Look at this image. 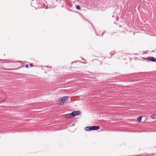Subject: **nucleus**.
Listing matches in <instances>:
<instances>
[{
  "label": "nucleus",
  "mask_w": 156,
  "mask_h": 156,
  "mask_svg": "<svg viewBox=\"0 0 156 156\" xmlns=\"http://www.w3.org/2000/svg\"><path fill=\"white\" fill-rule=\"evenodd\" d=\"M68 99V97L67 96H64L59 98V101L60 102V104H63L66 102L67 101Z\"/></svg>",
  "instance_id": "nucleus-1"
},
{
  "label": "nucleus",
  "mask_w": 156,
  "mask_h": 156,
  "mask_svg": "<svg viewBox=\"0 0 156 156\" xmlns=\"http://www.w3.org/2000/svg\"><path fill=\"white\" fill-rule=\"evenodd\" d=\"M100 127H85L84 130L86 131L91 130H97L100 129Z\"/></svg>",
  "instance_id": "nucleus-2"
},
{
  "label": "nucleus",
  "mask_w": 156,
  "mask_h": 156,
  "mask_svg": "<svg viewBox=\"0 0 156 156\" xmlns=\"http://www.w3.org/2000/svg\"><path fill=\"white\" fill-rule=\"evenodd\" d=\"M122 127H114V129H111L112 130H115V131H127V130H124L123 129H122ZM127 131H129L128 130H127Z\"/></svg>",
  "instance_id": "nucleus-3"
},
{
  "label": "nucleus",
  "mask_w": 156,
  "mask_h": 156,
  "mask_svg": "<svg viewBox=\"0 0 156 156\" xmlns=\"http://www.w3.org/2000/svg\"><path fill=\"white\" fill-rule=\"evenodd\" d=\"M145 59L150 61L152 62H156V58L153 57H149Z\"/></svg>",
  "instance_id": "nucleus-4"
},
{
  "label": "nucleus",
  "mask_w": 156,
  "mask_h": 156,
  "mask_svg": "<svg viewBox=\"0 0 156 156\" xmlns=\"http://www.w3.org/2000/svg\"><path fill=\"white\" fill-rule=\"evenodd\" d=\"M73 117L79 115L80 114V112L79 111H74L72 112Z\"/></svg>",
  "instance_id": "nucleus-5"
},
{
  "label": "nucleus",
  "mask_w": 156,
  "mask_h": 156,
  "mask_svg": "<svg viewBox=\"0 0 156 156\" xmlns=\"http://www.w3.org/2000/svg\"><path fill=\"white\" fill-rule=\"evenodd\" d=\"M143 116H140L138 117L137 118V121L139 122H140L141 121V119L142 118Z\"/></svg>",
  "instance_id": "nucleus-6"
},
{
  "label": "nucleus",
  "mask_w": 156,
  "mask_h": 156,
  "mask_svg": "<svg viewBox=\"0 0 156 156\" xmlns=\"http://www.w3.org/2000/svg\"><path fill=\"white\" fill-rule=\"evenodd\" d=\"M68 115L69 119L73 118V114L72 113L68 114Z\"/></svg>",
  "instance_id": "nucleus-7"
},
{
  "label": "nucleus",
  "mask_w": 156,
  "mask_h": 156,
  "mask_svg": "<svg viewBox=\"0 0 156 156\" xmlns=\"http://www.w3.org/2000/svg\"><path fill=\"white\" fill-rule=\"evenodd\" d=\"M20 67H19V68H15V69H4V70H17V69H20Z\"/></svg>",
  "instance_id": "nucleus-8"
},
{
  "label": "nucleus",
  "mask_w": 156,
  "mask_h": 156,
  "mask_svg": "<svg viewBox=\"0 0 156 156\" xmlns=\"http://www.w3.org/2000/svg\"><path fill=\"white\" fill-rule=\"evenodd\" d=\"M55 127H52V129H51V130H50V131H56V130H59V129H56L55 128H55Z\"/></svg>",
  "instance_id": "nucleus-9"
},
{
  "label": "nucleus",
  "mask_w": 156,
  "mask_h": 156,
  "mask_svg": "<svg viewBox=\"0 0 156 156\" xmlns=\"http://www.w3.org/2000/svg\"><path fill=\"white\" fill-rule=\"evenodd\" d=\"M76 9L79 10H80V5H77L76 6Z\"/></svg>",
  "instance_id": "nucleus-10"
},
{
  "label": "nucleus",
  "mask_w": 156,
  "mask_h": 156,
  "mask_svg": "<svg viewBox=\"0 0 156 156\" xmlns=\"http://www.w3.org/2000/svg\"><path fill=\"white\" fill-rule=\"evenodd\" d=\"M155 115H153L151 116V117L153 119H155Z\"/></svg>",
  "instance_id": "nucleus-11"
},
{
  "label": "nucleus",
  "mask_w": 156,
  "mask_h": 156,
  "mask_svg": "<svg viewBox=\"0 0 156 156\" xmlns=\"http://www.w3.org/2000/svg\"><path fill=\"white\" fill-rule=\"evenodd\" d=\"M64 116L65 118H69L68 115V114H65Z\"/></svg>",
  "instance_id": "nucleus-12"
},
{
  "label": "nucleus",
  "mask_w": 156,
  "mask_h": 156,
  "mask_svg": "<svg viewBox=\"0 0 156 156\" xmlns=\"http://www.w3.org/2000/svg\"><path fill=\"white\" fill-rule=\"evenodd\" d=\"M28 66H28V65H26V66H25V67H26V68H28Z\"/></svg>",
  "instance_id": "nucleus-13"
},
{
  "label": "nucleus",
  "mask_w": 156,
  "mask_h": 156,
  "mask_svg": "<svg viewBox=\"0 0 156 156\" xmlns=\"http://www.w3.org/2000/svg\"><path fill=\"white\" fill-rule=\"evenodd\" d=\"M30 66H31V67H33V65L32 64H30Z\"/></svg>",
  "instance_id": "nucleus-14"
},
{
  "label": "nucleus",
  "mask_w": 156,
  "mask_h": 156,
  "mask_svg": "<svg viewBox=\"0 0 156 156\" xmlns=\"http://www.w3.org/2000/svg\"><path fill=\"white\" fill-rule=\"evenodd\" d=\"M91 127H99V126H91Z\"/></svg>",
  "instance_id": "nucleus-15"
},
{
  "label": "nucleus",
  "mask_w": 156,
  "mask_h": 156,
  "mask_svg": "<svg viewBox=\"0 0 156 156\" xmlns=\"http://www.w3.org/2000/svg\"><path fill=\"white\" fill-rule=\"evenodd\" d=\"M56 1L57 2H58V0H56Z\"/></svg>",
  "instance_id": "nucleus-16"
},
{
  "label": "nucleus",
  "mask_w": 156,
  "mask_h": 156,
  "mask_svg": "<svg viewBox=\"0 0 156 156\" xmlns=\"http://www.w3.org/2000/svg\"><path fill=\"white\" fill-rule=\"evenodd\" d=\"M152 130H150V132H152Z\"/></svg>",
  "instance_id": "nucleus-17"
},
{
  "label": "nucleus",
  "mask_w": 156,
  "mask_h": 156,
  "mask_svg": "<svg viewBox=\"0 0 156 156\" xmlns=\"http://www.w3.org/2000/svg\"><path fill=\"white\" fill-rule=\"evenodd\" d=\"M10 62H7V63H9Z\"/></svg>",
  "instance_id": "nucleus-18"
}]
</instances>
